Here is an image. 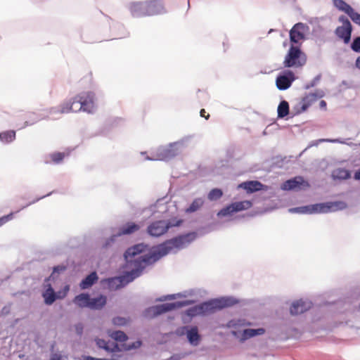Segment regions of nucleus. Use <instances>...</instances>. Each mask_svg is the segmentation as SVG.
Returning <instances> with one entry per match:
<instances>
[{
  "label": "nucleus",
  "mask_w": 360,
  "mask_h": 360,
  "mask_svg": "<svg viewBox=\"0 0 360 360\" xmlns=\"http://www.w3.org/2000/svg\"><path fill=\"white\" fill-rule=\"evenodd\" d=\"M143 243L135 245L127 250L124 253L127 271L122 276L107 280L108 285L111 290H117L132 282L140 276L143 269L150 265L145 255H139L148 249Z\"/></svg>",
  "instance_id": "nucleus-1"
},
{
  "label": "nucleus",
  "mask_w": 360,
  "mask_h": 360,
  "mask_svg": "<svg viewBox=\"0 0 360 360\" xmlns=\"http://www.w3.org/2000/svg\"><path fill=\"white\" fill-rule=\"evenodd\" d=\"M197 234L194 232L180 236L153 248L148 254L144 255L149 264H152L169 253L176 252L186 248L195 240Z\"/></svg>",
  "instance_id": "nucleus-2"
},
{
  "label": "nucleus",
  "mask_w": 360,
  "mask_h": 360,
  "mask_svg": "<svg viewBox=\"0 0 360 360\" xmlns=\"http://www.w3.org/2000/svg\"><path fill=\"white\" fill-rule=\"evenodd\" d=\"M97 104L95 93L91 91H84L68 101V103L63 108L62 112H84L92 114L95 112Z\"/></svg>",
  "instance_id": "nucleus-3"
},
{
  "label": "nucleus",
  "mask_w": 360,
  "mask_h": 360,
  "mask_svg": "<svg viewBox=\"0 0 360 360\" xmlns=\"http://www.w3.org/2000/svg\"><path fill=\"white\" fill-rule=\"evenodd\" d=\"M252 323L244 319H233L229 321L226 326L231 329V333L240 342H244L250 338L264 334L265 330L263 328L256 329L245 328L252 326Z\"/></svg>",
  "instance_id": "nucleus-4"
},
{
  "label": "nucleus",
  "mask_w": 360,
  "mask_h": 360,
  "mask_svg": "<svg viewBox=\"0 0 360 360\" xmlns=\"http://www.w3.org/2000/svg\"><path fill=\"white\" fill-rule=\"evenodd\" d=\"M185 146V140L182 139L167 146H160L150 155H146V152H141V155H146L145 159L147 160L168 161L180 154Z\"/></svg>",
  "instance_id": "nucleus-5"
},
{
  "label": "nucleus",
  "mask_w": 360,
  "mask_h": 360,
  "mask_svg": "<svg viewBox=\"0 0 360 360\" xmlns=\"http://www.w3.org/2000/svg\"><path fill=\"white\" fill-rule=\"evenodd\" d=\"M236 303H238V300L233 297H222L204 302L200 306L191 308L187 311V314L194 316L200 314L210 313L232 306Z\"/></svg>",
  "instance_id": "nucleus-6"
},
{
  "label": "nucleus",
  "mask_w": 360,
  "mask_h": 360,
  "mask_svg": "<svg viewBox=\"0 0 360 360\" xmlns=\"http://www.w3.org/2000/svg\"><path fill=\"white\" fill-rule=\"evenodd\" d=\"M347 207L343 201L327 202L289 209L291 213L314 214L328 213L342 210Z\"/></svg>",
  "instance_id": "nucleus-7"
},
{
  "label": "nucleus",
  "mask_w": 360,
  "mask_h": 360,
  "mask_svg": "<svg viewBox=\"0 0 360 360\" xmlns=\"http://www.w3.org/2000/svg\"><path fill=\"white\" fill-rule=\"evenodd\" d=\"M193 302V300H186L184 301H178L173 303H165L159 305H155L149 307L146 310L145 316L149 318L155 317L167 311H169L175 309H179L184 306L192 304Z\"/></svg>",
  "instance_id": "nucleus-8"
},
{
  "label": "nucleus",
  "mask_w": 360,
  "mask_h": 360,
  "mask_svg": "<svg viewBox=\"0 0 360 360\" xmlns=\"http://www.w3.org/2000/svg\"><path fill=\"white\" fill-rule=\"evenodd\" d=\"M307 61L306 55L298 46L291 45L286 54L283 65L285 68H299L303 66Z\"/></svg>",
  "instance_id": "nucleus-9"
},
{
  "label": "nucleus",
  "mask_w": 360,
  "mask_h": 360,
  "mask_svg": "<svg viewBox=\"0 0 360 360\" xmlns=\"http://www.w3.org/2000/svg\"><path fill=\"white\" fill-rule=\"evenodd\" d=\"M181 219L159 220L153 222L148 227V233L154 237H159L165 233L170 227L178 226L181 224Z\"/></svg>",
  "instance_id": "nucleus-10"
},
{
  "label": "nucleus",
  "mask_w": 360,
  "mask_h": 360,
  "mask_svg": "<svg viewBox=\"0 0 360 360\" xmlns=\"http://www.w3.org/2000/svg\"><path fill=\"white\" fill-rule=\"evenodd\" d=\"M96 342L98 347L104 349L105 350L111 352H121L123 350L129 351L130 349L139 347L141 344L140 341H137L129 345L122 344L121 345H119L117 343L115 342H106L105 340L102 339H96Z\"/></svg>",
  "instance_id": "nucleus-11"
},
{
  "label": "nucleus",
  "mask_w": 360,
  "mask_h": 360,
  "mask_svg": "<svg viewBox=\"0 0 360 360\" xmlns=\"http://www.w3.org/2000/svg\"><path fill=\"white\" fill-rule=\"evenodd\" d=\"M252 203L250 200H243L232 202L220 210L217 215L219 218L231 217L234 213L246 210L250 208Z\"/></svg>",
  "instance_id": "nucleus-12"
},
{
  "label": "nucleus",
  "mask_w": 360,
  "mask_h": 360,
  "mask_svg": "<svg viewBox=\"0 0 360 360\" xmlns=\"http://www.w3.org/2000/svg\"><path fill=\"white\" fill-rule=\"evenodd\" d=\"M68 103V101L63 103L57 107H53L49 109V115H37L35 113H32L30 115L32 117V120L26 121L23 126L20 127V129H22L27 126L32 125L34 123L37 122L39 120H44L45 118H51L52 120H57L59 118V115L63 113H67L66 112H62L63 108Z\"/></svg>",
  "instance_id": "nucleus-13"
},
{
  "label": "nucleus",
  "mask_w": 360,
  "mask_h": 360,
  "mask_svg": "<svg viewBox=\"0 0 360 360\" xmlns=\"http://www.w3.org/2000/svg\"><path fill=\"white\" fill-rule=\"evenodd\" d=\"M309 27L303 22H297L290 30V40L295 44H301L309 34Z\"/></svg>",
  "instance_id": "nucleus-14"
},
{
  "label": "nucleus",
  "mask_w": 360,
  "mask_h": 360,
  "mask_svg": "<svg viewBox=\"0 0 360 360\" xmlns=\"http://www.w3.org/2000/svg\"><path fill=\"white\" fill-rule=\"evenodd\" d=\"M333 6L340 12L347 15L351 20L360 27V13L356 12L344 0H332Z\"/></svg>",
  "instance_id": "nucleus-15"
},
{
  "label": "nucleus",
  "mask_w": 360,
  "mask_h": 360,
  "mask_svg": "<svg viewBox=\"0 0 360 360\" xmlns=\"http://www.w3.org/2000/svg\"><path fill=\"white\" fill-rule=\"evenodd\" d=\"M139 229L140 226L133 222H129L124 224L121 228H120L119 231L117 233L113 234L110 238L106 240L103 244V247L105 248L110 247L112 244L115 242L118 237H120L123 235L131 234L138 231Z\"/></svg>",
  "instance_id": "nucleus-16"
},
{
  "label": "nucleus",
  "mask_w": 360,
  "mask_h": 360,
  "mask_svg": "<svg viewBox=\"0 0 360 360\" xmlns=\"http://www.w3.org/2000/svg\"><path fill=\"white\" fill-rule=\"evenodd\" d=\"M295 74L291 70H283L276 77V87L281 91H284L290 87L292 83L295 80Z\"/></svg>",
  "instance_id": "nucleus-17"
},
{
  "label": "nucleus",
  "mask_w": 360,
  "mask_h": 360,
  "mask_svg": "<svg viewBox=\"0 0 360 360\" xmlns=\"http://www.w3.org/2000/svg\"><path fill=\"white\" fill-rule=\"evenodd\" d=\"M309 187V184L308 181H305L302 176H297L283 182L281 188L283 191H300Z\"/></svg>",
  "instance_id": "nucleus-18"
},
{
  "label": "nucleus",
  "mask_w": 360,
  "mask_h": 360,
  "mask_svg": "<svg viewBox=\"0 0 360 360\" xmlns=\"http://www.w3.org/2000/svg\"><path fill=\"white\" fill-rule=\"evenodd\" d=\"M46 287L47 288L43 292L42 296L44 298V302L48 305L53 304L57 298L60 299L64 297L69 291L68 285L65 286L63 292H58V294L54 292L50 284H48Z\"/></svg>",
  "instance_id": "nucleus-19"
},
{
  "label": "nucleus",
  "mask_w": 360,
  "mask_h": 360,
  "mask_svg": "<svg viewBox=\"0 0 360 360\" xmlns=\"http://www.w3.org/2000/svg\"><path fill=\"white\" fill-rule=\"evenodd\" d=\"M127 9L134 18L147 16L146 1H131L128 4Z\"/></svg>",
  "instance_id": "nucleus-20"
},
{
  "label": "nucleus",
  "mask_w": 360,
  "mask_h": 360,
  "mask_svg": "<svg viewBox=\"0 0 360 360\" xmlns=\"http://www.w3.org/2000/svg\"><path fill=\"white\" fill-rule=\"evenodd\" d=\"M178 333L180 335L186 334L187 339L191 345H198L200 336L197 327L184 326L178 330Z\"/></svg>",
  "instance_id": "nucleus-21"
},
{
  "label": "nucleus",
  "mask_w": 360,
  "mask_h": 360,
  "mask_svg": "<svg viewBox=\"0 0 360 360\" xmlns=\"http://www.w3.org/2000/svg\"><path fill=\"white\" fill-rule=\"evenodd\" d=\"M147 16L162 14L166 12L162 0L146 1Z\"/></svg>",
  "instance_id": "nucleus-22"
},
{
  "label": "nucleus",
  "mask_w": 360,
  "mask_h": 360,
  "mask_svg": "<svg viewBox=\"0 0 360 360\" xmlns=\"http://www.w3.org/2000/svg\"><path fill=\"white\" fill-rule=\"evenodd\" d=\"M311 306L312 303L309 300L300 299L292 303L290 311L292 315H297L307 311Z\"/></svg>",
  "instance_id": "nucleus-23"
},
{
  "label": "nucleus",
  "mask_w": 360,
  "mask_h": 360,
  "mask_svg": "<svg viewBox=\"0 0 360 360\" xmlns=\"http://www.w3.org/2000/svg\"><path fill=\"white\" fill-rule=\"evenodd\" d=\"M352 32V25L349 26H338L335 30L337 37L343 41L346 44H349L351 40Z\"/></svg>",
  "instance_id": "nucleus-24"
},
{
  "label": "nucleus",
  "mask_w": 360,
  "mask_h": 360,
  "mask_svg": "<svg viewBox=\"0 0 360 360\" xmlns=\"http://www.w3.org/2000/svg\"><path fill=\"white\" fill-rule=\"evenodd\" d=\"M263 184L258 181H250L243 182L238 186V188H243L248 193H252L263 189Z\"/></svg>",
  "instance_id": "nucleus-25"
},
{
  "label": "nucleus",
  "mask_w": 360,
  "mask_h": 360,
  "mask_svg": "<svg viewBox=\"0 0 360 360\" xmlns=\"http://www.w3.org/2000/svg\"><path fill=\"white\" fill-rule=\"evenodd\" d=\"M107 298L105 295H99L97 297L89 298V308L91 309H101L106 304Z\"/></svg>",
  "instance_id": "nucleus-26"
},
{
  "label": "nucleus",
  "mask_w": 360,
  "mask_h": 360,
  "mask_svg": "<svg viewBox=\"0 0 360 360\" xmlns=\"http://www.w3.org/2000/svg\"><path fill=\"white\" fill-rule=\"evenodd\" d=\"M331 176L334 180H346L350 178L351 173L348 169L337 168L332 172Z\"/></svg>",
  "instance_id": "nucleus-27"
},
{
  "label": "nucleus",
  "mask_w": 360,
  "mask_h": 360,
  "mask_svg": "<svg viewBox=\"0 0 360 360\" xmlns=\"http://www.w3.org/2000/svg\"><path fill=\"white\" fill-rule=\"evenodd\" d=\"M89 298L90 297L88 294L81 293L74 298L73 302L80 308H89Z\"/></svg>",
  "instance_id": "nucleus-28"
},
{
  "label": "nucleus",
  "mask_w": 360,
  "mask_h": 360,
  "mask_svg": "<svg viewBox=\"0 0 360 360\" xmlns=\"http://www.w3.org/2000/svg\"><path fill=\"white\" fill-rule=\"evenodd\" d=\"M97 280L98 276L96 273L92 272L81 281L79 287L82 290L87 289L93 285V284L96 283Z\"/></svg>",
  "instance_id": "nucleus-29"
},
{
  "label": "nucleus",
  "mask_w": 360,
  "mask_h": 360,
  "mask_svg": "<svg viewBox=\"0 0 360 360\" xmlns=\"http://www.w3.org/2000/svg\"><path fill=\"white\" fill-rule=\"evenodd\" d=\"M168 205L165 202L164 199H160L157 202L150 206V210L155 214L156 212L164 214L167 210Z\"/></svg>",
  "instance_id": "nucleus-30"
},
{
  "label": "nucleus",
  "mask_w": 360,
  "mask_h": 360,
  "mask_svg": "<svg viewBox=\"0 0 360 360\" xmlns=\"http://www.w3.org/2000/svg\"><path fill=\"white\" fill-rule=\"evenodd\" d=\"M205 203V199L203 198H195L191 205L186 209V212L193 213L200 210Z\"/></svg>",
  "instance_id": "nucleus-31"
},
{
  "label": "nucleus",
  "mask_w": 360,
  "mask_h": 360,
  "mask_svg": "<svg viewBox=\"0 0 360 360\" xmlns=\"http://www.w3.org/2000/svg\"><path fill=\"white\" fill-rule=\"evenodd\" d=\"M15 138V131L13 130L6 131L0 133V141L4 143L12 142Z\"/></svg>",
  "instance_id": "nucleus-32"
},
{
  "label": "nucleus",
  "mask_w": 360,
  "mask_h": 360,
  "mask_svg": "<svg viewBox=\"0 0 360 360\" xmlns=\"http://www.w3.org/2000/svg\"><path fill=\"white\" fill-rule=\"evenodd\" d=\"M289 112V105L285 101L280 103L278 107V117L283 118L285 117Z\"/></svg>",
  "instance_id": "nucleus-33"
},
{
  "label": "nucleus",
  "mask_w": 360,
  "mask_h": 360,
  "mask_svg": "<svg viewBox=\"0 0 360 360\" xmlns=\"http://www.w3.org/2000/svg\"><path fill=\"white\" fill-rule=\"evenodd\" d=\"M222 195H223V192L221 189L213 188L209 192V193L207 195V198L210 201H215V200L220 199L222 197Z\"/></svg>",
  "instance_id": "nucleus-34"
},
{
  "label": "nucleus",
  "mask_w": 360,
  "mask_h": 360,
  "mask_svg": "<svg viewBox=\"0 0 360 360\" xmlns=\"http://www.w3.org/2000/svg\"><path fill=\"white\" fill-rule=\"evenodd\" d=\"M109 335L115 341H119L120 342H124L127 340V335L120 330L112 332L109 334Z\"/></svg>",
  "instance_id": "nucleus-35"
},
{
  "label": "nucleus",
  "mask_w": 360,
  "mask_h": 360,
  "mask_svg": "<svg viewBox=\"0 0 360 360\" xmlns=\"http://www.w3.org/2000/svg\"><path fill=\"white\" fill-rule=\"evenodd\" d=\"M51 158V160L56 163V164H58L60 163L63 159L65 157V154L63 153H52L51 155H50Z\"/></svg>",
  "instance_id": "nucleus-36"
},
{
  "label": "nucleus",
  "mask_w": 360,
  "mask_h": 360,
  "mask_svg": "<svg viewBox=\"0 0 360 360\" xmlns=\"http://www.w3.org/2000/svg\"><path fill=\"white\" fill-rule=\"evenodd\" d=\"M351 49L356 53H360V37H357L354 39Z\"/></svg>",
  "instance_id": "nucleus-37"
},
{
  "label": "nucleus",
  "mask_w": 360,
  "mask_h": 360,
  "mask_svg": "<svg viewBox=\"0 0 360 360\" xmlns=\"http://www.w3.org/2000/svg\"><path fill=\"white\" fill-rule=\"evenodd\" d=\"M112 323L116 326H124L127 323V320L122 317H115L112 319Z\"/></svg>",
  "instance_id": "nucleus-38"
},
{
  "label": "nucleus",
  "mask_w": 360,
  "mask_h": 360,
  "mask_svg": "<svg viewBox=\"0 0 360 360\" xmlns=\"http://www.w3.org/2000/svg\"><path fill=\"white\" fill-rule=\"evenodd\" d=\"M14 213L11 212L6 216H4L0 218V226L6 224V222L11 221L13 218Z\"/></svg>",
  "instance_id": "nucleus-39"
},
{
  "label": "nucleus",
  "mask_w": 360,
  "mask_h": 360,
  "mask_svg": "<svg viewBox=\"0 0 360 360\" xmlns=\"http://www.w3.org/2000/svg\"><path fill=\"white\" fill-rule=\"evenodd\" d=\"M338 21L342 23L341 26H349L352 25L349 20L345 15H340L338 18Z\"/></svg>",
  "instance_id": "nucleus-40"
},
{
  "label": "nucleus",
  "mask_w": 360,
  "mask_h": 360,
  "mask_svg": "<svg viewBox=\"0 0 360 360\" xmlns=\"http://www.w3.org/2000/svg\"><path fill=\"white\" fill-rule=\"evenodd\" d=\"M320 79H321V75H317L316 77H315L313 79V80H312L311 82H309V84H307L306 85L305 88H306L307 89H309V88H311V87L314 86L315 85H316V84L319 83V82L320 81Z\"/></svg>",
  "instance_id": "nucleus-41"
},
{
  "label": "nucleus",
  "mask_w": 360,
  "mask_h": 360,
  "mask_svg": "<svg viewBox=\"0 0 360 360\" xmlns=\"http://www.w3.org/2000/svg\"><path fill=\"white\" fill-rule=\"evenodd\" d=\"M319 142H330V143H345V141H342L341 139H319Z\"/></svg>",
  "instance_id": "nucleus-42"
},
{
  "label": "nucleus",
  "mask_w": 360,
  "mask_h": 360,
  "mask_svg": "<svg viewBox=\"0 0 360 360\" xmlns=\"http://www.w3.org/2000/svg\"><path fill=\"white\" fill-rule=\"evenodd\" d=\"M75 330L79 335H81L83 332V325L82 323H77L75 325Z\"/></svg>",
  "instance_id": "nucleus-43"
},
{
  "label": "nucleus",
  "mask_w": 360,
  "mask_h": 360,
  "mask_svg": "<svg viewBox=\"0 0 360 360\" xmlns=\"http://www.w3.org/2000/svg\"><path fill=\"white\" fill-rule=\"evenodd\" d=\"M324 96V92L322 90H318L314 94H311V96L314 98H322Z\"/></svg>",
  "instance_id": "nucleus-44"
},
{
  "label": "nucleus",
  "mask_w": 360,
  "mask_h": 360,
  "mask_svg": "<svg viewBox=\"0 0 360 360\" xmlns=\"http://www.w3.org/2000/svg\"><path fill=\"white\" fill-rule=\"evenodd\" d=\"M175 297H176L175 295H169L164 297V298L159 299V300L163 301V300H172V299H174Z\"/></svg>",
  "instance_id": "nucleus-45"
},
{
  "label": "nucleus",
  "mask_w": 360,
  "mask_h": 360,
  "mask_svg": "<svg viewBox=\"0 0 360 360\" xmlns=\"http://www.w3.org/2000/svg\"><path fill=\"white\" fill-rule=\"evenodd\" d=\"M181 359V356L179 355H174L171 356L170 358L166 359V360H179Z\"/></svg>",
  "instance_id": "nucleus-46"
},
{
  "label": "nucleus",
  "mask_w": 360,
  "mask_h": 360,
  "mask_svg": "<svg viewBox=\"0 0 360 360\" xmlns=\"http://www.w3.org/2000/svg\"><path fill=\"white\" fill-rule=\"evenodd\" d=\"M354 179L356 180H360V169L355 172Z\"/></svg>",
  "instance_id": "nucleus-47"
},
{
  "label": "nucleus",
  "mask_w": 360,
  "mask_h": 360,
  "mask_svg": "<svg viewBox=\"0 0 360 360\" xmlns=\"http://www.w3.org/2000/svg\"><path fill=\"white\" fill-rule=\"evenodd\" d=\"M355 65L358 69L360 70V56L356 58Z\"/></svg>",
  "instance_id": "nucleus-48"
},
{
  "label": "nucleus",
  "mask_w": 360,
  "mask_h": 360,
  "mask_svg": "<svg viewBox=\"0 0 360 360\" xmlns=\"http://www.w3.org/2000/svg\"><path fill=\"white\" fill-rule=\"evenodd\" d=\"M319 105H320L321 108L326 109V101H324L323 100L321 101V102L319 103Z\"/></svg>",
  "instance_id": "nucleus-49"
},
{
  "label": "nucleus",
  "mask_w": 360,
  "mask_h": 360,
  "mask_svg": "<svg viewBox=\"0 0 360 360\" xmlns=\"http://www.w3.org/2000/svg\"><path fill=\"white\" fill-rule=\"evenodd\" d=\"M64 268L63 267H61V266H56L54 267L53 269V272H59L60 271H62L63 270Z\"/></svg>",
  "instance_id": "nucleus-50"
},
{
  "label": "nucleus",
  "mask_w": 360,
  "mask_h": 360,
  "mask_svg": "<svg viewBox=\"0 0 360 360\" xmlns=\"http://www.w3.org/2000/svg\"><path fill=\"white\" fill-rule=\"evenodd\" d=\"M205 110H204V109L201 110H200V115H201L202 117H205L206 119H207V117H209V115H207V117H205V115H204V113H205Z\"/></svg>",
  "instance_id": "nucleus-51"
},
{
  "label": "nucleus",
  "mask_w": 360,
  "mask_h": 360,
  "mask_svg": "<svg viewBox=\"0 0 360 360\" xmlns=\"http://www.w3.org/2000/svg\"><path fill=\"white\" fill-rule=\"evenodd\" d=\"M39 199H40V198H38V199H37L36 200L32 201V202H30L29 204L26 205L25 206H23V207H22V209L25 208V207H27L28 205H31V204L34 203V202H36V201L39 200Z\"/></svg>",
  "instance_id": "nucleus-52"
},
{
  "label": "nucleus",
  "mask_w": 360,
  "mask_h": 360,
  "mask_svg": "<svg viewBox=\"0 0 360 360\" xmlns=\"http://www.w3.org/2000/svg\"><path fill=\"white\" fill-rule=\"evenodd\" d=\"M50 360H61L60 356H54Z\"/></svg>",
  "instance_id": "nucleus-53"
},
{
  "label": "nucleus",
  "mask_w": 360,
  "mask_h": 360,
  "mask_svg": "<svg viewBox=\"0 0 360 360\" xmlns=\"http://www.w3.org/2000/svg\"><path fill=\"white\" fill-rule=\"evenodd\" d=\"M177 295H178L179 297H181V296L185 297V295H181V294H178Z\"/></svg>",
  "instance_id": "nucleus-54"
}]
</instances>
